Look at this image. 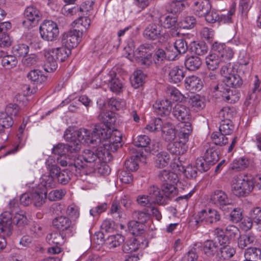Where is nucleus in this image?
Instances as JSON below:
<instances>
[{
	"mask_svg": "<svg viewBox=\"0 0 261 261\" xmlns=\"http://www.w3.org/2000/svg\"><path fill=\"white\" fill-rule=\"evenodd\" d=\"M64 138L68 142L66 146L68 152L71 153L78 152L81 149L82 143L95 145L100 141L99 138H95V136L91 132L85 128H80L73 132L66 129L64 134Z\"/></svg>",
	"mask_w": 261,
	"mask_h": 261,
	"instance_id": "f257e3e1",
	"label": "nucleus"
},
{
	"mask_svg": "<svg viewBox=\"0 0 261 261\" xmlns=\"http://www.w3.org/2000/svg\"><path fill=\"white\" fill-rule=\"evenodd\" d=\"M243 81L237 74L231 73L223 79V83L218 84L213 87L214 92H217L223 99L227 102H235L238 96L236 95L237 91L230 89V87L237 88L240 87Z\"/></svg>",
	"mask_w": 261,
	"mask_h": 261,
	"instance_id": "f03ea898",
	"label": "nucleus"
},
{
	"mask_svg": "<svg viewBox=\"0 0 261 261\" xmlns=\"http://www.w3.org/2000/svg\"><path fill=\"white\" fill-rule=\"evenodd\" d=\"M71 53V50L63 44L61 47L45 50V70L48 72L54 71L58 67V61H64Z\"/></svg>",
	"mask_w": 261,
	"mask_h": 261,
	"instance_id": "7ed1b4c3",
	"label": "nucleus"
},
{
	"mask_svg": "<svg viewBox=\"0 0 261 261\" xmlns=\"http://www.w3.org/2000/svg\"><path fill=\"white\" fill-rule=\"evenodd\" d=\"M138 58V63L143 68L148 67L152 63V58L156 66L162 65L166 59L165 51L162 49L156 50L152 57L151 54L148 52V49L144 46H140L137 49L136 53Z\"/></svg>",
	"mask_w": 261,
	"mask_h": 261,
	"instance_id": "20e7f679",
	"label": "nucleus"
},
{
	"mask_svg": "<svg viewBox=\"0 0 261 261\" xmlns=\"http://www.w3.org/2000/svg\"><path fill=\"white\" fill-rule=\"evenodd\" d=\"M175 184H162L161 191L158 186L152 185L148 190V194L154 201L158 204H166L168 198L174 196L177 193V190Z\"/></svg>",
	"mask_w": 261,
	"mask_h": 261,
	"instance_id": "39448f33",
	"label": "nucleus"
},
{
	"mask_svg": "<svg viewBox=\"0 0 261 261\" xmlns=\"http://www.w3.org/2000/svg\"><path fill=\"white\" fill-rule=\"evenodd\" d=\"M98 119L102 123L96 124L92 133L95 136V138H99L101 140L109 136V128L112 127L116 121L115 114L112 111H101Z\"/></svg>",
	"mask_w": 261,
	"mask_h": 261,
	"instance_id": "423d86ee",
	"label": "nucleus"
},
{
	"mask_svg": "<svg viewBox=\"0 0 261 261\" xmlns=\"http://www.w3.org/2000/svg\"><path fill=\"white\" fill-rule=\"evenodd\" d=\"M232 191L238 197L248 195L254 187L253 178L247 175H238L233 176L232 181Z\"/></svg>",
	"mask_w": 261,
	"mask_h": 261,
	"instance_id": "0eeeda50",
	"label": "nucleus"
},
{
	"mask_svg": "<svg viewBox=\"0 0 261 261\" xmlns=\"http://www.w3.org/2000/svg\"><path fill=\"white\" fill-rule=\"evenodd\" d=\"M193 220L195 225L198 227L203 225L217 223L221 220V215L214 208L203 209L195 215Z\"/></svg>",
	"mask_w": 261,
	"mask_h": 261,
	"instance_id": "6e6552de",
	"label": "nucleus"
},
{
	"mask_svg": "<svg viewBox=\"0 0 261 261\" xmlns=\"http://www.w3.org/2000/svg\"><path fill=\"white\" fill-rule=\"evenodd\" d=\"M211 203L224 213H228L232 209L233 204L227 194L222 190L217 189L211 194Z\"/></svg>",
	"mask_w": 261,
	"mask_h": 261,
	"instance_id": "1a4fd4ad",
	"label": "nucleus"
},
{
	"mask_svg": "<svg viewBox=\"0 0 261 261\" xmlns=\"http://www.w3.org/2000/svg\"><path fill=\"white\" fill-rule=\"evenodd\" d=\"M143 240L142 238L138 237L128 240L124 243L122 247V251L124 253L130 254L125 261H137L139 259L138 255L133 253L137 252L140 248L147 247V242L144 244Z\"/></svg>",
	"mask_w": 261,
	"mask_h": 261,
	"instance_id": "9d476101",
	"label": "nucleus"
},
{
	"mask_svg": "<svg viewBox=\"0 0 261 261\" xmlns=\"http://www.w3.org/2000/svg\"><path fill=\"white\" fill-rule=\"evenodd\" d=\"M108 134L107 138L101 139L98 144H101L103 148L109 152H115L122 145V134L117 129L111 132V128H109Z\"/></svg>",
	"mask_w": 261,
	"mask_h": 261,
	"instance_id": "9b49d317",
	"label": "nucleus"
},
{
	"mask_svg": "<svg viewBox=\"0 0 261 261\" xmlns=\"http://www.w3.org/2000/svg\"><path fill=\"white\" fill-rule=\"evenodd\" d=\"M239 228L233 225H228L225 229L217 227L214 231V234L221 245L229 244L239 234Z\"/></svg>",
	"mask_w": 261,
	"mask_h": 261,
	"instance_id": "f8f14e48",
	"label": "nucleus"
},
{
	"mask_svg": "<svg viewBox=\"0 0 261 261\" xmlns=\"http://www.w3.org/2000/svg\"><path fill=\"white\" fill-rule=\"evenodd\" d=\"M41 38L47 41H53L58 38L59 31L58 25L52 20H45L39 27Z\"/></svg>",
	"mask_w": 261,
	"mask_h": 261,
	"instance_id": "ddd939ff",
	"label": "nucleus"
},
{
	"mask_svg": "<svg viewBox=\"0 0 261 261\" xmlns=\"http://www.w3.org/2000/svg\"><path fill=\"white\" fill-rule=\"evenodd\" d=\"M23 27L30 29L35 26L41 20L42 13L39 9L34 5L27 7L23 11Z\"/></svg>",
	"mask_w": 261,
	"mask_h": 261,
	"instance_id": "4468645a",
	"label": "nucleus"
},
{
	"mask_svg": "<svg viewBox=\"0 0 261 261\" xmlns=\"http://www.w3.org/2000/svg\"><path fill=\"white\" fill-rule=\"evenodd\" d=\"M57 160L58 163H60L62 166H68L66 169L70 170L76 176H81L85 172L86 164L79 158H75L72 161H70L66 156L63 155L58 158Z\"/></svg>",
	"mask_w": 261,
	"mask_h": 261,
	"instance_id": "2eb2a0df",
	"label": "nucleus"
},
{
	"mask_svg": "<svg viewBox=\"0 0 261 261\" xmlns=\"http://www.w3.org/2000/svg\"><path fill=\"white\" fill-rule=\"evenodd\" d=\"M93 147L98 146V147L94 150L87 149L85 150L81 156H79V159L84 160L86 163H93L97 160H104L106 155H109L110 152L107 151L101 144L92 145Z\"/></svg>",
	"mask_w": 261,
	"mask_h": 261,
	"instance_id": "dca6fc26",
	"label": "nucleus"
},
{
	"mask_svg": "<svg viewBox=\"0 0 261 261\" xmlns=\"http://www.w3.org/2000/svg\"><path fill=\"white\" fill-rule=\"evenodd\" d=\"M67 234L62 232L54 231L46 237V240L50 245H56L48 248V252L50 254H56L61 252V249L58 246L63 244L65 241V238Z\"/></svg>",
	"mask_w": 261,
	"mask_h": 261,
	"instance_id": "f3484780",
	"label": "nucleus"
},
{
	"mask_svg": "<svg viewBox=\"0 0 261 261\" xmlns=\"http://www.w3.org/2000/svg\"><path fill=\"white\" fill-rule=\"evenodd\" d=\"M47 168L50 173L56 177L58 181L62 185L67 184L70 180L71 176L74 174L69 169L61 170L60 168L56 164H47Z\"/></svg>",
	"mask_w": 261,
	"mask_h": 261,
	"instance_id": "a211bd4d",
	"label": "nucleus"
},
{
	"mask_svg": "<svg viewBox=\"0 0 261 261\" xmlns=\"http://www.w3.org/2000/svg\"><path fill=\"white\" fill-rule=\"evenodd\" d=\"M52 223L55 228L67 234V237L73 235L74 229L69 218L65 216L57 217L53 219Z\"/></svg>",
	"mask_w": 261,
	"mask_h": 261,
	"instance_id": "6ab92c4d",
	"label": "nucleus"
},
{
	"mask_svg": "<svg viewBox=\"0 0 261 261\" xmlns=\"http://www.w3.org/2000/svg\"><path fill=\"white\" fill-rule=\"evenodd\" d=\"M82 35V33L76 29L64 33L62 38V44L71 50L79 43Z\"/></svg>",
	"mask_w": 261,
	"mask_h": 261,
	"instance_id": "aec40b11",
	"label": "nucleus"
},
{
	"mask_svg": "<svg viewBox=\"0 0 261 261\" xmlns=\"http://www.w3.org/2000/svg\"><path fill=\"white\" fill-rule=\"evenodd\" d=\"M212 49L217 53L223 63L230 61L234 55L233 49L224 43L215 42L213 44Z\"/></svg>",
	"mask_w": 261,
	"mask_h": 261,
	"instance_id": "412c9836",
	"label": "nucleus"
},
{
	"mask_svg": "<svg viewBox=\"0 0 261 261\" xmlns=\"http://www.w3.org/2000/svg\"><path fill=\"white\" fill-rule=\"evenodd\" d=\"M0 234L10 236L12 234V213L8 211L3 212L0 216Z\"/></svg>",
	"mask_w": 261,
	"mask_h": 261,
	"instance_id": "4be33fe9",
	"label": "nucleus"
},
{
	"mask_svg": "<svg viewBox=\"0 0 261 261\" xmlns=\"http://www.w3.org/2000/svg\"><path fill=\"white\" fill-rule=\"evenodd\" d=\"M172 114L179 121H190V110L189 107L183 104H176L173 108Z\"/></svg>",
	"mask_w": 261,
	"mask_h": 261,
	"instance_id": "5701e85b",
	"label": "nucleus"
},
{
	"mask_svg": "<svg viewBox=\"0 0 261 261\" xmlns=\"http://www.w3.org/2000/svg\"><path fill=\"white\" fill-rule=\"evenodd\" d=\"M129 151L130 153L134 154L125 161L124 166L128 171H135L139 167L138 161L141 160V158H144L143 152L137 151L134 148H130Z\"/></svg>",
	"mask_w": 261,
	"mask_h": 261,
	"instance_id": "b1692460",
	"label": "nucleus"
},
{
	"mask_svg": "<svg viewBox=\"0 0 261 261\" xmlns=\"http://www.w3.org/2000/svg\"><path fill=\"white\" fill-rule=\"evenodd\" d=\"M163 31L162 26L160 24L151 23L145 28L143 35L147 39L154 40L161 37Z\"/></svg>",
	"mask_w": 261,
	"mask_h": 261,
	"instance_id": "393cba45",
	"label": "nucleus"
},
{
	"mask_svg": "<svg viewBox=\"0 0 261 261\" xmlns=\"http://www.w3.org/2000/svg\"><path fill=\"white\" fill-rule=\"evenodd\" d=\"M154 112L158 115L164 116L169 115L173 107L172 102L167 99L156 101L153 105Z\"/></svg>",
	"mask_w": 261,
	"mask_h": 261,
	"instance_id": "a878e982",
	"label": "nucleus"
},
{
	"mask_svg": "<svg viewBox=\"0 0 261 261\" xmlns=\"http://www.w3.org/2000/svg\"><path fill=\"white\" fill-rule=\"evenodd\" d=\"M192 7L196 15L203 17L211 10L212 6L208 0H198L194 3Z\"/></svg>",
	"mask_w": 261,
	"mask_h": 261,
	"instance_id": "bb28decb",
	"label": "nucleus"
},
{
	"mask_svg": "<svg viewBox=\"0 0 261 261\" xmlns=\"http://www.w3.org/2000/svg\"><path fill=\"white\" fill-rule=\"evenodd\" d=\"M32 203L35 206L40 207L44 203L46 197V190L40 187L33 189L31 192Z\"/></svg>",
	"mask_w": 261,
	"mask_h": 261,
	"instance_id": "cd10ccee",
	"label": "nucleus"
},
{
	"mask_svg": "<svg viewBox=\"0 0 261 261\" xmlns=\"http://www.w3.org/2000/svg\"><path fill=\"white\" fill-rule=\"evenodd\" d=\"M185 83L186 89L193 93L200 91L203 86L201 79L195 75L186 77Z\"/></svg>",
	"mask_w": 261,
	"mask_h": 261,
	"instance_id": "c85d7f7f",
	"label": "nucleus"
},
{
	"mask_svg": "<svg viewBox=\"0 0 261 261\" xmlns=\"http://www.w3.org/2000/svg\"><path fill=\"white\" fill-rule=\"evenodd\" d=\"M161 130L163 137L167 141H171L175 138L176 132L174 126L171 123L162 119Z\"/></svg>",
	"mask_w": 261,
	"mask_h": 261,
	"instance_id": "c756f323",
	"label": "nucleus"
},
{
	"mask_svg": "<svg viewBox=\"0 0 261 261\" xmlns=\"http://www.w3.org/2000/svg\"><path fill=\"white\" fill-rule=\"evenodd\" d=\"M257 242L256 236L252 233L240 235L238 241V247L241 249L252 248Z\"/></svg>",
	"mask_w": 261,
	"mask_h": 261,
	"instance_id": "7c9ffc66",
	"label": "nucleus"
},
{
	"mask_svg": "<svg viewBox=\"0 0 261 261\" xmlns=\"http://www.w3.org/2000/svg\"><path fill=\"white\" fill-rule=\"evenodd\" d=\"M108 80L110 90L116 93H119L122 91L123 83L122 79H120L114 72H110Z\"/></svg>",
	"mask_w": 261,
	"mask_h": 261,
	"instance_id": "2f4dec72",
	"label": "nucleus"
},
{
	"mask_svg": "<svg viewBox=\"0 0 261 261\" xmlns=\"http://www.w3.org/2000/svg\"><path fill=\"white\" fill-rule=\"evenodd\" d=\"M185 77L182 67L175 66L171 68L168 73V80L170 82L177 84L180 82Z\"/></svg>",
	"mask_w": 261,
	"mask_h": 261,
	"instance_id": "473e14b6",
	"label": "nucleus"
},
{
	"mask_svg": "<svg viewBox=\"0 0 261 261\" xmlns=\"http://www.w3.org/2000/svg\"><path fill=\"white\" fill-rule=\"evenodd\" d=\"M218 251V246L216 242L213 240H207L203 243L202 251L206 257H213Z\"/></svg>",
	"mask_w": 261,
	"mask_h": 261,
	"instance_id": "72a5a7b5",
	"label": "nucleus"
},
{
	"mask_svg": "<svg viewBox=\"0 0 261 261\" xmlns=\"http://www.w3.org/2000/svg\"><path fill=\"white\" fill-rule=\"evenodd\" d=\"M188 146L178 141L169 143L167 150L172 154L179 155L184 154L187 150Z\"/></svg>",
	"mask_w": 261,
	"mask_h": 261,
	"instance_id": "f704fd0d",
	"label": "nucleus"
},
{
	"mask_svg": "<svg viewBox=\"0 0 261 261\" xmlns=\"http://www.w3.org/2000/svg\"><path fill=\"white\" fill-rule=\"evenodd\" d=\"M223 245L224 246L218 249L217 253V257L220 260L228 259L236 253V250L233 247L227 244Z\"/></svg>",
	"mask_w": 261,
	"mask_h": 261,
	"instance_id": "c9c22d12",
	"label": "nucleus"
},
{
	"mask_svg": "<svg viewBox=\"0 0 261 261\" xmlns=\"http://www.w3.org/2000/svg\"><path fill=\"white\" fill-rule=\"evenodd\" d=\"M158 177L162 184H176L178 181L176 174L166 170L161 171Z\"/></svg>",
	"mask_w": 261,
	"mask_h": 261,
	"instance_id": "e433bc0d",
	"label": "nucleus"
},
{
	"mask_svg": "<svg viewBox=\"0 0 261 261\" xmlns=\"http://www.w3.org/2000/svg\"><path fill=\"white\" fill-rule=\"evenodd\" d=\"M159 21L162 28L170 29L179 25L177 22V18L175 15L164 14L159 18Z\"/></svg>",
	"mask_w": 261,
	"mask_h": 261,
	"instance_id": "4c0bfd02",
	"label": "nucleus"
},
{
	"mask_svg": "<svg viewBox=\"0 0 261 261\" xmlns=\"http://www.w3.org/2000/svg\"><path fill=\"white\" fill-rule=\"evenodd\" d=\"M205 63L207 68L211 70L216 69L220 65L224 63L221 58L216 53L211 54L206 57Z\"/></svg>",
	"mask_w": 261,
	"mask_h": 261,
	"instance_id": "58836bf2",
	"label": "nucleus"
},
{
	"mask_svg": "<svg viewBox=\"0 0 261 261\" xmlns=\"http://www.w3.org/2000/svg\"><path fill=\"white\" fill-rule=\"evenodd\" d=\"M28 78L34 84L38 85L45 82L47 76L43 72L38 69H34L30 71L27 74Z\"/></svg>",
	"mask_w": 261,
	"mask_h": 261,
	"instance_id": "ea45409f",
	"label": "nucleus"
},
{
	"mask_svg": "<svg viewBox=\"0 0 261 261\" xmlns=\"http://www.w3.org/2000/svg\"><path fill=\"white\" fill-rule=\"evenodd\" d=\"M217 149V147L215 145H210L204 153V157L205 158L206 161L212 165L215 164L219 159Z\"/></svg>",
	"mask_w": 261,
	"mask_h": 261,
	"instance_id": "a19ab883",
	"label": "nucleus"
},
{
	"mask_svg": "<svg viewBox=\"0 0 261 261\" xmlns=\"http://www.w3.org/2000/svg\"><path fill=\"white\" fill-rule=\"evenodd\" d=\"M202 64L201 59L196 56L187 57L185 61L186 67L191 71H195L198 69Z\"/></svg>",
	"mask_w": 261,
	"mask_h": 261,
	"instance_id": "79ce46f5",
	"label": "nucleus"
},
{
	"mask_svg": "<svg viewBox=\"0 0 261 261\" xmlns=\"http://www.w3.org/2000/svg\"><path fill=\"white\" fill-rule=\"evenodd\" d=\"M124 242V237L120 234L109 236L106 240V244L110 249L119 246Z\"/></svg>",
	"mask_w": 261,
	"mask_h": 261,
	"instance_id": "37998d69",
	"label": "nucleus"
},
{
	"mask_svg": "<svg viewBox=\"0 0 261 261\" xmlns=\"http://www.w3.org/2000/svg\"><path fill=\"white\" fill-rule=\"evenodd\" d=\"M25 126V125H21L19 127L18 130V133L17 134L18 144L13 149H11L7 151L6 153V155L16 152L19 149L21 148L24 145L25 141V139L22 136V134Z\"/></svg>",
	"mask_w": 261,
	"mask_h": 261,
	"instance_id": "c03bdc74",
	"label": "nucleus"
},
{
	"mask_svg": "<svg viewBox=\"0 0 261 261\" xmlns=\"http://www.w3.org/2000/svg\"><path fill=\"white\" fill-rule=\"evenodd\" d=\"M18 62L17 58L15 56L8 54L1 61L2 66L6 69H11L16 67Z\"/></svg>",
	"mask_w": 261,
	"mask_h": 261,
	"instance_id": "a18cd8bd",
	"label": "nucleus"
},
{
	"mask_svg": "<svg viewBox=\"0 0 261 261\" xmlns=\"http://www.w3.org/2000/svg\"><path fill=\"white\" fill-rule=\"evenodd\" d=\"M170 156L166 151L159 152L155 156V165L159 168H164L168 165Z\"/></svg>",
	"mask_w": 261,
	"mask_h": 261,
	"instance_id": "49530a36",
	"label": "nucleus"
},
{
	"mask_svg": "<svg viewBox=\"0 0 261 261\" xmlns=\"http://www.w3.org/2000/svg\"><path fill=\"white\" fill-rule=\"evenodd\" d=\"M245 258L251 261H261V249L247 248L244 253Z\"/></svg>",
	"mask_w": 261,
	"mask_h": 261,
	"instance_id": "de8ad7c7",
	"label": "nucleus"
},
{
	"mask_svg": "<svg viewBox=\"0 0 261 261\" xmlns=\"http://www.w3.org/2000/svg\"><path fill=\"white\" fill-rule=\"evenodd\" d=\"M13 124L11 116L4 112H0V133L4 132L5 129L10 128Z\"/></svg>",
	"mask_w": 261,
	"mask_h": 261,
	"instance_id": "09e8293b",
	"label": "nucleus"
},
{
	"mask_svg": "<svg viewBox=\"0 0 261 261\" xmlns=\"http://www.w3.org/2000/svg\"><path fill=\"white\" fill-rule=\"evenodd\" d=\"M29 46L25 44H18L13 46L12 54L16 57H25L29 53Z\"/></svg>",
	"mask_w": 261,
	"mask_h": 261,
	"instance_id": "8fccbe9b",
	"label": "nucleus"
},
{
	"mask_svg": "<svg viewBox=\"0 0 261 261\" xmlns=\"http://www.w3.org/2000/svg\"><path fill=\"white\" fill-rule=\"evenodd\" d=\"M128 226L129 230L135 236L142 234L144 231V224L135 220L129 222Z\"/></svg>",
	"mask_w": 261,
	"mask_h": 261,
	"instance_id": "3c124183",
	"label": "nucleus"
},
{
	"mask_svg": "<svg viewBox=\"0 0 261 261\" xmlns=\"http://www.w3.org/2000/svg\"><path fill=\"white\" fill-rule=\"evenodd\" d=\"M151 142L150 139L146 135H139L134 139V144L135 146L144 148L146 151L149 150L147 148L148 145Z\"/></svg>",
	"mask_w": 261,
	"mask_h": 261,
	"instance_id": "603ef678",
	"label": "nucleus"
},
{
	"mask_svg": "<svg viewBox=\"0 0 261 261\" xmlns=\"http://www.w3.org/2000/svg\"><path fill=\"white\" fill-rule=\"evenodd\" d=\"M191 49L196 54L201 56L206 54L208 50V47L205 43L203 42H193L191 43Z\"/></svg>",
	"mask_w": 261,
	"mask_h": 261,
	"instance_id": "864d4df0",
	"label": "nucleus"
},
{
	"mask_svg": "<svg viewBox=\"0 0 261 261\" xmlns=\"http://www.w3.org/2000/svg\"><path fill=\"white\" fill-rule=\"evenodd\" d=\"M233 129L234 126L231 120H222L219 132L226 136L229 135L233 132Z\"/></svg>",
	"mask_w": 261,
	"mask_h": 261,
	"instance_id": "5fc2aeb1",
	"label": "nucleus"
},
{
	"mask_svg": "<svg viewBox=\"0 0 261 261\" xmlns=\"http://www.w3.org/2000/svg\"><path fill=\"white\" fill-rule=\"evenodd\" d=\"M211 138L214 142L212 145L223 146L226 145L228 142V139L226 135L219 132H214L211 136Z\"/></svg>",
	"mask_w": 261,
	"mask_h": 261,
	"instance_id": "6e6d98bb",
	"label": "nucleus"
},
{
	"mask_svg": "<svg viewBox=\"0 0 261 261\" xmlns=\"http://www.w3.org/2000/svg\"><path fill=\"white\" fill-rule=\"evenodd\" d=\"M189 103L197 110L202 109L205 106L204 98L199 94H195L191 97Z\"/></svg>",
	"mask_w": 261,
	"mask_h": 261,
	"instance_id": "4d7b16f0",
	"label": "nucleus"
},
{
	"mask_svg": "<svg viewBox=\"0 0 261 261\" xmlns=\"http://www.w3.org/2000/svg\"><path fill=\"white\" fill-rule=\"evenodd\" d=\"M133 218L144 224L150 218V214L146 211H136L132 214Z\"/></svg>",
	"mask_w": 261,
	"mask_h": 261,
	"instance_id": "13d9d810",
	"label": "nucleus"
},
{
	"mask_svg": "<svg viewBox=\"0 0 261 261\" xmlns=\"http://www.w3.org/2000/svg\"><path fill=\"white\" fill-rule=\"evenodd\" d=\"M55 179L56 177L49 173V175H44L42 176L41 178V184L45 188H53L55 187L56 185Z\"/></svg>",
	"mask_w": 261,
	"mask_h": 261,
	"instance_id": "bf43d9fd",
	"label": "nucleus"
},
{
	"mask_svg": "<svg viewBox=\"0 0 261 261\" xmlns=\"http://www.w3.org/2000/svg\"><path fill=\"white\" fill-rule=\"evenodd\" d=\"M229 212V220L233 223H238L242 219V211L240 207H233Z\"/></svg>",
	"mask_w": 261,
	"mask_h": 261,
	"instance_id": "052dcab7",
	"label": "nucleus"
},
{
	"mask_svg": "<svg viewBox=\"0 0 261 261\" xmlns=\"http://www.w3.org/2000/svg\"><path fill=\"white\" fill-rule=\"evenodd\" d=\"M196 22V19L194 16H187L180 21L179 27L184 29H192L195 26Z\"/></svg>",
	"mask_w": 261,
	"mask_h": 261,
	"instance_id": "680f3d73",
	"label": "nucleus"
},
{
	"mask_svg": "<svg viewBox=\"0 0 261 261\" xmlns=\"http://www.w3.org/2000/svg\"><path fill=\"white\" fill-rule=\"evenodd\" d=\"M249 164L248 160L244 158H240L233 161L232 165V169L240 170L248 167Z\"/></svg>",
	"mask_w": 261,
	"mask_h": 261,
	"instance_id": "e2e57ef3",
	"label": "nucleus"
},
{
	"mask_svg": "<svg viewBox=\"0 0 261 261\" xmlns=\"http://www.w3.org/2000/svg\"><path fill=\"white\" fill-rule=\"evenodd\" d=\"M174 48L179 54H184L188 49L187 43L184 39H177L174 43Z\"/></svg>",
	"mask_w": 261,
	"mask_h": 261,
	"instance_id": "0e129e2a",
	"label": "nucleus"
},
{
	"mask_svg": "<svg viewBox=\"0 0 261 261\" xmlns=\"http://www.w3.org/2000/svg\"><path fill=\"white\" fill-rule=\"evenodd\" d=\"M137 201L138 203L142 206H146L150 207L153 203H157L149 195H139L138 196Z\"/></svg>",
	"mask_w": 261,
	"mask_h": 261,
	"instance_id": "69168bd1",
	"label": "nucleus"
},
{
	"mask_svg": "<svg viewBox=\"0 0 261 261\" xmlns=\"http://www.w3.org/2000/svg\"><path fill=\"white\" fill-rule=\"evenodd\" d=\"M211 165L212 164H210V163L206 161L205 157L197 159L195 162V166L201 172L207 171Z\"/></svg>",
	"mask_w": 261,
	"mask_h": 261,
	"instance_id": "338daca9",
	"label": "nucleus"
},
{
	"mask_svg": "<svg viewBox=\"0 0 261 261\" xmlns=\"http://www.w3.org/2000/svg\"><path fill=\"white\" fill-rule=\"evenodd\" d=\"M251 220L256 224L261 225V207H255L252 208L249 212Z\"/></svg>",
	"mask_w": 261,
	"mask_h": 261,
	"instance_id": "774afa93",
	"label": "nucleus"
}]
</instances>
